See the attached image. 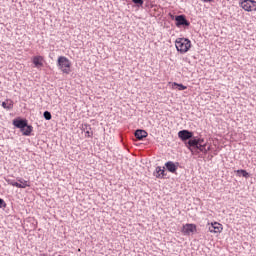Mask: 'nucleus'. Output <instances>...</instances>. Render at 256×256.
<instances>
[{"mask_svg": "<svg viewBox=\"0 0 256 256\" xmlns=\"http://www.w3.org/2000/svg\"><path fill=\"white\" fill-rule=\"evenodd\" d=\"M175 45L179 53H187L191 49V40L188 38H177Z\"/></svg>", "mask_w": 256, "mask_h": 256, "instance_id": "1", "label": "nucleus"}, {"mask_svg": "<svg viewBox=\"0 0 256 256\" xmlns=\"http://www.w3.org/2000/svg\"><path fill=\"white\" fill-rule=\"evenodd\" d=\"M57 65L59 69H61L62 73L69 75L71 73V61L68 60L65 56H60L57 61Z\"/></svg>", "mask_w": 256, "mask_h": 256, "instance_id": "2", "label": "nucleus"}, {"mask_svg": "<svg viewBox=\"0 0 256 256\" xmlns=\"http://www.w3.org/2000/svg\"><path fill=\"white\" fill-rule=\"evenodd\" d=\"M175 21L176 27H189L191 25V22H189L187 17L183 14L175 16Z\"/></svg>", "mask_w": 256, "mask_h": 256, "instance_id": "3", "label": "nucleus"}, {"mask_svg": "<svg viewBox=\"0 0 256 256\" xmlns=\"http://www.w3.org/2000/svg\"><path fill=\"white\" fill-rule=\"evenodd\" d=\"M27 123H28L27 119H23V118H16L12 122L14 127H16L17 129H20V131L25 130V127H27Z\"/></svg>", "mask_w": 256, "mask_h": 256, "instance_id": "4", "label": "nucleus"}, {"mask_svg": "<svg viewBox=\"0 0 256 256\" xmlns=\"http://www.w3.org/2000/svg\"><path fill=\"white\" fill-rule=\"evenodd\" d=\"M178 137L179 139H181V141H183V143L189 141L190 139H192L193 137V132L189 131V130H180L178 132Z\"/></svg>", "mask_w": 256, "mask_h": 256, "instance_id": "5", "label": "nucleus"}, {"mask_svg": "<svg viewBox=\"0 0 256 256\" xmlns=\"http://www.w3.org/2000/svg\"><path fill=\"white\" fill-rule=\"evenodd\" d=\"M197 231V226L195 224H186L182 227V233L184 235H191Z\"/></svg>", "mask_w": 256, "mask_h": 256, "instance_id": "6", "label": "nucleus"}, {"mask_svg": "<svg viewBox=\"0 0 256 256\" xmlns=\"http://www.w3.org/2000/svg\"><path fill=\"white\" fill-rule=\"evenodd\" d=\"M208 231H210V233H221V231H223V225L214 222L208 227Z\"/></svg>", "mask_w": 256, "mask_h": 256, "instance_id": "7", "label": "nucleus"}, {"mask_svg": "<svg viewBox=\"0 0 256 256\" xmlns=\"http://www.w3.org/2000/svg\"><path fill=\"white\" fill-rule=\"evenodd\" d=\"M179 166V163L173 162V161H168L165 163V167L169 173H177V167Z\"/></svg>", "mask_w": 256, "mask_h": 256, "instance_id": "8", "label": "nucleus"}, {"mask_svg": "<svg viewBox=\"0 0 256 256\" xmlns=\"http://www.w3.org/2000/svg\"><path fill=\"white\" fill-rule=\"evenodd\" d=\"M147 135H148L147 131L143 129H137L134 132V136L136 137V139H138V141H143L147 137Z\"/></svg>", "mask_w": 256, "mask_h": 256, "instance_id": "9", "label": "nucleus"}, {"mask_svg": "<svg viewBox=\"0 0 256 256\" xmlns=\"http://www.w3.org/2000/svg\"><path fill=\"white\" fill-rule=\"evenodd\" d=\"M186 147H188V149L190 151H193V149H191V147H193L194 149H197L199 147V144L197 142V138L196 137H192L190 138L187 142H186Z\"/></svg>", "mask_w": 256, "mask_h": 256, "instance_id": "10", "label": "nucleus"}, {"mask_svg": "<svg viewBox=\"0 0 256 256\" xmlns=\"http://www.w3.org/2000/svg\"><path fill=\"white\" fill-rule=\"evenodd\" d=\"M251 2L252 0H242L240 2V7L244 9V11H247L248 13L251 12Z\"/></svg>", "mask_w": 256, "mask_h": 256, "instance_id": "11", "label": "nucleus"}, {"mask_svg": "<svg viewBox=\"0 0 256 256\" xmlns=\"http://www.w3.org/2000/svg\"><path fill=\"white\" fill-rule=\"evenodd\" d=\"M32 63L37 67V69L43 67V56H34Z\"/></svg>", "mask_w": 256, "mask_h": 256, "instance_id": "12", "label": "nucleus"}, {"mask_svg": "<svg viewBox=\"0 0 256 256\" xmlns=\"http://www.w3.org/2000/svg\"><path fill=\"white\" fill-rule=\"evenodd\" d=\"M19 182H11L12 187H17L18 189H25L26 187H29L26 180H19Z\"/></svg>", "mask_w": 256, "mask_h": 256, "instance_id": "13", "label": "nucleus"}, {"mask_svg": "<svg viewBox=\"0 0 256 256\" xmlns=\"http://www.w3.org/2000/svg\"><path fill=\"white\" fill-rule=\"evenodd\" d=\"M81 130L86 133V137H93V131H91V125L82 124Z\"/></svg>", "mask_w": 256, "mask_h": 256, "instance_id": "14", "label": "nucleus"}, {"mask_svg": "<svg viewBox=\"0 0 256 256\" xmlns=\"http://www.w3.org/2000/svg\"><path fill=\"white\" fill-rule=\"evenodd\" d=\"M22 132V135H25L26 137H29L31 133H33V126L29 125L27 122V126H25L24 130H20Z\"/></svg>", "mask_w": 256, "mask_h": 256, "instance_id": "15", "label": "nucleus"}, {"mask_svg": "<svg viewBox=\"0 0 256 256\" xmlns=\"http://www.w3.org/2000/svg\"><path fill=\"white\" fill-rule=\"evenodd\" d=\"M236 174L238 175V177H245V179H249V177H251V175L249 174V172H247V170H237Z\"/></svg>", "mask_w": 256, "mask_h": 256, "instance_id": "16", "label": "nucleus"}, {"mask_svg": "<svg viewBox=\"0 0 256 256\" xmlns=\"http://www.w3.org/2000/svg\"><path fill=\"white\" fill-rule=\"evenodd\" d=\"M173 87L175 89H178V91H185V89H187V86L183 85V84H179L177 82L173 83Z\"/></svg>", "mask_w": 256, "mask_h": 256, "instance_id": "17", "label": "nucleus"}, {"mask_svg": "<svg viewBox=\"0 0 256 256\" xmlns=\"http://www.w3.org/2000/svg\"><path fill=\"white\" fill-rule=\"evenodd\" d=\"M161 173L156 175V179H165L167 177V173L165 172V167H163L160 171Z\"/></svg>", "mask_w": 256, "mask_h": 256, "instance_id": "18", "label": "nucleus"}, {"mask_svg": "<svg viewBox=\"0 0 256 256\" xmlns=\"http://www.w3.org/2000/svg\"><path fill=\"white\" fill-rule=\"evenodd\" d=\"M196 149H199L201 153H207V143L198 145Z\"/></svg>", "mask_w": 256, "mask_h": 256, "instance_id": "19", "label": "nucleus"}, {"mask_svg": "<svg viewBox=\"0 0 256 256\" xmlns=\"http://www.w3.org/2000/svg\"><path fill=\"white\" fill-rule=\"evenodd\" d=\"M2 107L8 111H11V109H13V103L2 102Z\"/></svg>", "mask_w": 256, "mask_h": 256, "instance_id": "20", "label": "nucleus"}, {"mask_svg": "<svg viewBox=\"0 0 256 256\" xmlns=\"http://www.w3.org/2000/svg\"><path fill=\"white\" fill-rule=\"evenodd\" d=\"M43 117H44V119H46V121H51V119L53 118V116L51 115V112H49V111H45L43 113Z\"/></svg>", "mask_w": 256, "mask_h": 256, "instance_id": "21", "label": "nucleus"}, {"mask_svg": "<svg viewBox=\"0 0 256 256\" xmlns=\"http://www.w3.org/2000/svg\"><path fill=\"white\" fill-rule=\"evenodd\" d=\"M161 166L156 167V170L154 172V177L157 178V175H161Z\"/></svg>", "mask_w": 256, "mask_h": 256, "instance_id": "22", "label": "nucleus"}, {"mask_svg": "<svg viewBox=\"0 0 256 256\" xmlns=\"http://www.w3.org/2000/svg\"><path fill=\"white\" fill-rule=\"evenodd\" d=\"M7 207V203H5V200L0 198V209H5Z\"/></svg>", "mask_w": 256, "mask_h": 256, "instance_id": "23", "label": "nucleus"}, {"mask_svg": "<svg viewBox=\"0 0 256 256\" xmlns=\"http://www.w3.org/2000/svg\"><path fill=\"white\" fill-rule=\"evenodd\" d=\"M132 2H134V4L137 5L138 7H141V5H143L144 3L143 0H132Z\"/></svg>", "mask_w": 256, "mask_h": 256, "instance_id": "24", "label": "nucleus"}, {"mask_svg": "<svg viewBox=\"0 0 256 256\" xmlns=\"http://www.w3.org/2000/svg\"><path fill=\"white\" fill-rule=\"evenodd\" d=\"M250 11H256V1L255 0H252V2H251Z\"/></svg>", "mask_w": 256, "mask_h": 256, "instance_id": "25", "label": "nucleus"}, {"mask_svg": "<svg viewBox=\"0 0 256 256\" xmlns=\"http://www.w3.org/2000/svg\"><path fill=\"white\" fill-rule=\"evenodd\" d=\"M196 141H197L198 145H203L205 143V139H203V138H196Z\"/></svg>", "mask_w": 256, "mask_h": 256, "instance_id": "26", "label": "nucleus"}, {"mask_svg": "<svg viewBox=\"0 0 256 256\" xmlns=\"http://www.w3.org/2000/svg\"><path fill=\"white\" fill-rule=\"evenodd\" d=\"M203 3H213V0H202Z\"/></svg>", "mask_w": 256, "mask_h": 256, "instance_id": "27", "label": "nucleus"}, {"mask_svg": "<svg viewBox=\"0 0 256 256\" xmlns=\"http://www.w3.org/2000/svg\"><path fill=\"white\" fill-rule=\"evenodd\" d=\"M206 151H207V153H208V151H211V146H208V147L206 148Z\"/></svg>", "mask_w": 256, "mask_h": 256, "instance_id": "28", "label": "nucleus"}]
</instances>
